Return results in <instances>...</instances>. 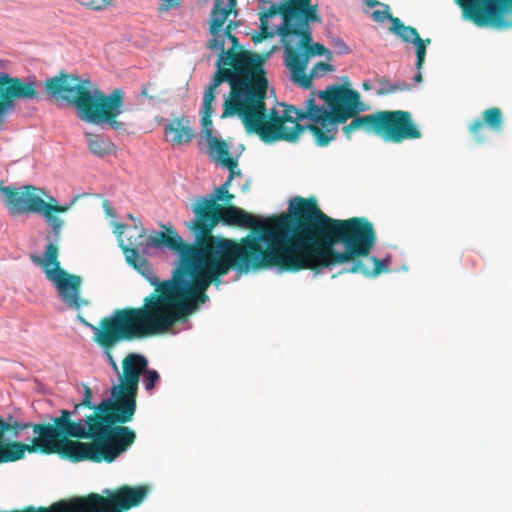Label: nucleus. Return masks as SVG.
<instances>
[{
	"instance_id": "a211bd4d",
	"label": "nucleus",
	"mask_w": 512,
	"mask_h": 512,
	"mask_svg": "<svg viewBox=\"0 0 512 512\" xmlns=\"http://www.w3.org/2000/svg\"><path fill=\"white\" fill-rule=\"evenodd\" d=\"M280 42L284 48L283 61L289 70L297 61L296 52L302 53L314 43L312 28L303 22L302 24L291 22L288 28L280 35Z\"/></svg>"
},
{
	"instance_id": "69168bd1",
	"label": "nucleus",
	"mask_w": 512,
	"mask_h": 512,
	"mask_svg": "<svg viewBox=\"0 0 512 512\" xmlns=\"http://www.w3.org/2000/svg\"><path fill=\"white\" fill-rule=\"evenodd\" d=\"M422 74L421 70H417V73L413 76L414 83H421L422 82Z\"/></svg>"
},
{
	"instance_id": "6e6552de",
	"label": "nucleus",
	"mask_w": 512,
	"mask_h": 512,
	"mask_svg": "<svg viewBox=\"0 0 512 512\" xmlns=\"http://www.w3.org/2000/svg\"><path fill=\"white\" fill-rule=\"evenodd\" d=\"M345 84L328 85L324 90H318L316 93L311 92L310 96L305 100V110L299 109L291 104H281L284 107L283 117L285 121L293 124H299V121L309 120L326 133V129L330 128V118L337 110L336 98L343 95Z\"/></svg>"
},
{
	"instance_id": "ea45409f",
	"label": "nucleus",
	"mask_w": 512,
	"mask_h": 512,
	"mask_svg": "<svg viewBox=\"0 0 512 512\" xmlns=\"http://www.w3.org/2000/svg\"><path fill=\"white\" fill-rule=\"evenodd\" d=\"M412 44L415 46V54H416L415 68L417 70H421L425 63L427 49L425 47H423L422 38L416 40Z\"/></svg>"
},
{
	"instance_id": "8fccbe9b",
	"label": "nucleus",
	"mask_w": 512,
	"mask_h": 512,
	"mask_svg": "<svg viewBox=\"0 0 512 512\" xmlns=\"http://www.w3.org/2000/svg\"><path fill=\"white\" fill-rule=\"evenodd\" d=\"M223 79L221 77L220 71L217 69L216 72L213 74V76L210 79V82L208 84V88L216 90L218 86H220L223 83Z\"/></svg>"
},
{
	"instance_id": "4468645a",
	"label": "nucleus",
	"mask_w": 512,
	"mask_h": 512,
	"mask_svg": "<svg viewBox=\"0 0 512 512\" xmlns=\"http://www.w3.org/2000/svg\"><path fill=\"white\" fill-rule=\"evenodd\" d=\"M59 413V417L47 415L53 425L34 423V435H38L37 440L40 442L46 441L49 446H54V442L59 439L77 438L89 440V423L86 417L78 421H72L70 410L60 409Z\"/></svg>"
},
{
	"instance_id": "cd10ccee",
	"label": "nucleus",
	"mask_w": 512,
	"mask_h": 512,
	"mask_svg": "<svg viewBox=\"0 0 512 512\" xmlns=\"http://www.w3.org/2000/svg\"><path fill=\"white\" fill-rule=\"evenodd\" d=\"M291 6L292 22L300 24L305 22L308 25L311 23H322V16L318 12V5L312 4L311 0H294Z\"/></svg>"
},
{
	"instance_id": "5701e85b",
	"label": "nucleus",
	"mask_w": 512,
	"mask_h": 512,
	"mask_svg": "<svg viewBox=\"0 0 512 512\" xmlns=\"http://www.w3.org/2000/svg\"><path fill=\"white\" fill-rule=\"evenodd\" d=\"M214 216L218 219V224L222 223L224 226H239L242 228H252L254 231H259L263 228H269L265 221H262L259 216L253 215L244 209L229 205L221 207L217 212H213ZM273 226L272 228H274Z\"/></svg>"
},
{
	"instance_id": "1a4fd4ad",
	"label": "nucleus",
	"mask_w": 512,
	"mask_h": 512,
	"mask_svg": "<svg viewBox=\"0 0 512 512\" xmlns=\"http://www.w3.org/2000/svg\"><path fill=\"white\" fill-rule=\"evenodd\" d=\"M28 428L34 430V423L20 420L13 414L0 416V464L20 460L24 458L25 452H48L50 446L46 441L37 440L38 435L27 436L25 441L28 443L16 441L21 432Z\"/></svg>"
},
{
	"instance_id": "79ce46f5",
	"label": "nucleus",
	"mask_w": 512,
	"mask_h": 512,
	"mask_svg": "<svg viewBox=\"0 0 512 512\" xmlns=\"http://www.w3.org/2000/svg\"><path fill=\"white\" fill-rule=\"evenodd\" d=\"M78 2L88 9L101 11L111 4L112 0H78Z\"/></svg>"
},
{
	"instance_id": "f257e3e1",
	"label": "nucleus",
	"mask_w": 512,
	"mask_h": 512,
	"mask_svg": "<svg viewBox=\"0 0 512 512\" xmlns=\"http://www.w3.org/2000/svg\"><path fill=\"white\" fill-rule=\"evenodd\" d=\"M276 228L288 262L281 270L294 273L310 269L314 277L336 265L349 267L368 257L376 243L373 224L367 218H331L314 197L290 199Z\"/></svg>"
},
{
	"instance_id": "13d9d810",
	"label": "nucleus",
	"mask_w": 512,
	"mask_h": 512,
	"mask_svg": "<svg viewBox=\"0 0 512 512\" xmlns=\"http://www.w3.org/2000/svg\"><path fill=\"white\" fill-rule=\"evenodd\" d=\"M103 210L105 211V213L108 215V216H114V212H113V209L111 207V204L108 200H105L103 202Z\"/></svg>"
},
{
	"instance_id": "c85d7f7f",
	"label": "nucleus",
	"mask_w": 512,
	"mask_h": 512,
	"mask_svg": "<svg viewBox=\"0 0 512 512\" xmlns=\"http://www.w3.org/2000/svg\"><path fill=\"white\" fill-rule=\"evenodd\" d=\"M78 198L79 196L73 197L72 200L65 205H52L42 199L39 215L44 218L45 222L51 227V230L61 231L64 222L62 219L54 216L52 213L66 212L77 201Z\"/></svg>"
},
{
	"instance_id": "6ab92c4d",
	"label": "nucleus",
	"mask_w": 512,
	"mask_h": 512,
	"mask_svg": "<svg viewBox=\"0 0 512 512\" xmlns=\"http://www.w3.org/2000/svg\"><path fill=\"white\" fill-rule=\"evenodd\" d=\"M148 359L145 355L137 352H131L126 355L122 362V371L118 377L117 385L122 390L136 400L140 376L148 369Z\"/></svg>"
},
{
	"instance_id": "423d86ee",
	"label": "nucleus",
	"mask_w": 512,
	"mask_h": 512,
	"mask_svg": "<svg viewBox=\"0 0 512 512\" xmlns=\"http://www.w3.org/2000/svg\"><path fill=\"white\" fill-rule=\"evenodd\" d=\"M221 77L231 90L225 99L223 107L230 105L241 109L244 102H257L254 91L260 80H266L264 60L256 52L243 51L235 69L218 68Z\"/></svg>"
},
{
	"instance_id": "c03bdc74",
	"label": "nucleus",
	"mask_w": 512,
	"mask_h": 512,
	"mask_svg": "<svg viewBox=\"0 0 512 512\" xmlns=\"http://www.w3.org/2000/svg\"><path fill=\"white\" fill-rule=\"evenodd\" d=\"M128 217L133 221L134 225L131 227L130 225H120L119 227L125 228L128 231L133 230L137 233V238L142 239L146 235V229L142 225L141 221L134 218L132 214H129Z\"/></svg>"
},
{
	"instance_id": "774afa93",
	"label": "nucleus",
	"mask_w": 512,
	"mask_h": 512,
	"mask_svg": "<svg viewBox=\"0 0 512 512\" xmlns=\"http://www.w3.org/2000/svg\"><path fill=\"white\" fill-rule=\"evenodd\" d=\"M264 38L265 37L259 33V34L255 35V36H253L252 40H253V42L255 44H257V43H260Z\"/></svg>"
},
{
	"instance_id": "72a5a7b5",
	"label": "nucleus",
	"mask_w": 512,
	"mask_h": 512,
	"mask_svg": "<svg viewBox=\"0 0 512 512\" xmlns=\"http://www.w3.org/2000/svg\"><path fill=\"white\" fill-rule=\"evenodd\" d=\"M206 141L210 156L219 160L220 164L222 165V160L228 159L226 157L229 149L227 143L223 139L217 137H215V141H212L211 139Z\"/></svg>"
},
{
	"instance_id": "2f4dec72",
	"label": "nucleus",
	"mask_w": 512,
	"mask_h": 512,
	"mask_svg": "<svg viewBox=\"0 0 512 512\" xmlns=\"http://www.w3.org/2000/svg\"><path fill=\"white\" fill-rule=\"evenodd\" d=\"M389 31L405 43H413L421 38L416 28L406 26L399 18L392 21Z\"/></svg>"
},
{
	"instance_id": "864d4df0",
	"label": "nucleus",
	"mask_w": 512,
	"mask_h": 512,
	"mask_svg": "<svg viewBox=\"0 0 512 512\" xmlns=\"http://www.w3.org/2000/svg\"><path fill=\"white\" fill-rule=\"evenodd\" d=\"M223 25L224 24L216 23L210 20L209 33L212 35V37L221 36Z\"/></svg>"
},
{
	"instance_id": "4be33fe9",
	"label": "nucleus",
	"mask_w": 512,
	"mask_h": 512,
	"mask_svg": "<svg viewBox=\"0 0 512 512\" xmlns=\"http://www.w3.org/2000/svg\"><path fill=\"white\" fill-rule=\"evenodd\" d=\"M316 56H323L327 60H331L332 52L323 44L314 42L310 44V47H308V49L304 50L302 53L296 52L294 55V57L297 58V61L289 69V71L292 74V81L304 89H308L311 86L310 77H307L305 71L307 69L309 60Z\"/></svg>"
},
{
	"instance_id": "338daca9",
	"label": "nucleus",
	"mask_w": 512,
	"mask_h": 512,
	"mask_svg": "<svg viewBox=\"0 0 512 512\" xmlns=\"http://www.w3.org/2000/svg\"><path fill=\"white\" fill-rule=\"evenodd\" d=\"M81 408H85V407H84V406H79V403H78V404H75V405H74V409H73V410H70L71 417H72V416H75V415L79 412V410H80Z\"/></svg>"
},
{
	"instance_id": "f8f14e48",
	"label": "nucleus",
	"mask_w": 512,
	"mask_h": 512,
	"mask_svg": "<svg viewBox=\"0 0 512 512\" xmlns=\"http://www.w3.org/2000/svg\"><path fill=\"white\" fill-rule=\"evenodd\" d=\"M234 198L233 194H230L221 186L215 188L213 193L199 197L192 209L194 217L190 221H185V227L192 237H207L211 240L217 238L218 236H215L213 231L218 225V219L213 212H217L222 207L217 202L230 204Z\"/></svg>"
},
{
	"instance_id": "a18cd8bd",
	"label": "nucleus",
	"mask_w": 512,
	"mask_h": 512,
	"mask_svg": "<svg viewBox=\"0 0 512 512\" xmlns=\"http://www.w3.org/2000/svg\"><path fill=\"white\" fill-rule=\"evenodd\" d=\"M334 70H335V68L333 65L324 63V62H318L311 69L309 77L310 78L314 77V76L319 77V76H322L325 72H332Z\"/></svg>"
},
{
	"instance_id": "473e14b6",
	"label": "nucleus",
	"mask_w": 512,
	"mask_h": 512,
	"mask_svg": "<svg viewBox=\"0 0 512 512\" xmlns=\"http://www.w3.org/2000/svg\"><path fill=\"white\" fill-rule=\"evenodd\" d=\"M379 84L380 87L377 90V94L381 96L394 94L399 91H409L412 88L411 84L407 83L406 81L391 82L386 77L381 78L379 80Z\"/></svg>"
},
{
	"instance_id": "a19ab883",
	"label": "nucleus",
	"mask_w": 512,
	"mask_h": 512,
	"mask_svg": "<svg viewBox=\"0 0 512 512\" xmlns=\"http://www.w3.org/2000/svg\"><path fill=\"white\" fill-rule=\"evenodd\" d=\"M200 124H201V136L203 138H205L206 140L211 139L212 141H215V136L212 135L213 122H212L211 118L201 117Z\"/></svg>"
},
{
	"instance_id": "7c9ffc66",
	"label": "nucleus",
	"mask_w": 512,
	"mask_h": 512,
	"mask_svg": "<svg viewBox=\"0 0 512 512\" xmlns=\"http://www.w3.org/2000/svg\"><path fill=\"white\" fill-rule=\"evenodd\" d=\"M85 137L88 149L93 155L104 158L111 154L112 143L109 139L88 132L85 133Z\"/></svg>"
},
{
	"instance_id": "9b49d317",
	"label": "nucleus",
	"mask_w": 512,
	"mask_h": 512,
	"mask_svg": "<svg viewBox=\"0 0 512 512\" xmlns=\"http://www.w3.org/2000/svg\"><path fill=\"white\" fill-rule=\"evenodd\" d=\"M151 316L147 310L143 309V312L106 335L103 340L96 342L102 348L103 355L117 378L120 377V369L114 360L111 350L120 342L160 334L159 329L161 325L156 323Z\"/></svg>"
},
{
	"instance_id": "c756f323",
	"label": "nucleus",
	"mask_w": 512,
	"mask_h": 512,
	"mask_svg": "<svg viewBox=\"0 0 512 512\" xmlns=\"http://www.w3.org/2000/svg\"><path fill=\"white\" fill-rule=\"evenodd\" d=\"M78 198L79 196L73 197L72 200L65 205H52L42 199L39 215L44 218L45 222L51 227V230L61 231L64 222L62 219L54 216L52 213L66 212L77 201Z\"/></svg>"
},
{
	"instance_id": "f3484780",
	"label": "nucleus",
	"mask_w": 512,
	"mask_h": 512,
	"mask_svg": "<svg viewBox=\"0 0 512 512\" xmlns=\"http://www.w3.org/2000/svg\"><path fill=\"white\" fill-rule=\"evenodd\" d=\"M41 189L31 184L22 186L0 185V194L3 196V204L11 216L27 213H40L42 198L39 195Z\"/></svg>"
},
{
	"instance_id": "20e7f679",
	"label": "nucleus",
	"mask_w": 512,
	"mask_h": 512,
	"mask_svg": "<svg viewBox=\"0 0 512 512\" xmlns=\"http://www.w3.org/2000/svg\"><path fill=\"white\" fill-rule=\"evenodd\" d=\"M346 87L342 96L336 98L338 105L334 115L330 118V128L321 133L318 126L313 127L315 143L319 147L328 146L336 138L338 126L351 119L352 127L362 130L366 134L381 136L387 143H401L404 140L419 139L421 132L408 111L385 110L369 115H360L369 109V105L361 101L360 93L350 87L347 76L342 77Z\"/></svg>"
},
{
	"instance_id": "ddd939ff",
	"label": "nucleus",
	"mask_w": 512,
	"mask_h": 512,
	"mask_svg": "<svg viewBox=\"0 0 512 512\" xmlns=\"http://www.w3.org/2000/svg\"><path fill=\"white\" fill-rule=\"evenodd\" d=\"M233 116H238L241 119L248 134L259 135L261 141L266 144H272L281 140L294 143L305 130H308L313 134L314 125L296 124L293 128H289L285 125L272 127L271 125L260 124L257 121H254L251 118L250 113L247 111L236 107H230V105H225L224 112L221 117L227 118Z\"/></svg>"
},
{
	"instance_id": "9d476101",
	"label": "nucleus",
	"mask_w": 512,
	"mask_h": 512,
	"mask_svg": "<svg viewBox=\"0 0 512 512\" xmlns=\"http://www.w3.org/2000/svg\"><path fill=\"white\" fill-rule=\"evenodd\" d=\"M58 447H48V452H57L63 459L77 463L91 461L94 463H112L127 450L108 439L91 440L82 442L79 440L64 439Z\"/></svg>"
},
{
	"instance_id": "393cba45",
	"label": "nucleus",
	"mask_w": 512,
	"mask_h": 512,
	"mask_svg": "<svg viewBox=\"0 0 512 512\" xmlns=\"http://www.w3.org/2000/svg\"><path fill=\"white\" fill-rule=\"evenodd\" d=\"M291 10V3H287L284 0L278 3H271L268 8L262 9L260 22H262V26H265L266 23H269V20L279 15L282 18V22L277 26L275 33L280 37L292 22Z\"/></svg>"
},
{
	"instance_id": "a878e982",
	"label": "nucleus",
	"mask_w": 512,
	"mask_h": 512,
	"mask_svg": "<svg viewBox=\"0 0 512 512\" xmlns=\"http://www.w3.org/2000/svg\"><path fill=\"white\" fill-rule=\"evenodd\" d=\"M368 257L371 260V262L373 263L372 270L367 268L362 260H356V261H354V263L349 265V267H343L341 270L338 271L337 274L358 273V274H362L365 277L373 278L383 272L389 271V266L392 261L391 255L388 254L382 259H378L375 256H368Z\"/></svg>"
},
{
	"instance_id": "4c0bfd02",
	"label": "nucleus",
	"mask_w": 512,
	"mask_h": 512,
	"mask_svg": "<svg viewBox=\"0 0 512 512\" xmlns=\"http://www.w3.org/2000/svg\"><path fill=\"white\" fill-rule=\"evenodd\" d=\"M238 165V157H232V159H224L222 160V167L227 168L229 170V175L224 183L220 186L224 187L225 190L229 191V187L231 185L232 180L234 179L233 167H237Z\"/></svg>"
},
{
	"instance_id": "c9c22d12",
	"label": "nucleus",
	"mask_w": 512,
	"mask_h": 512,
	"mask_svg": "<svg viewBox=\"0 0 512 512\" xmlns=\"http://www.w3.org/2000/svg\"><path fill=\"white\" fill-rule=\"evenodd\" d=\"M142 383L145 390L151 393L160 382V374L157 370L148 367L144 372Z\"/></svg>"
},
{
	"instance_id": "603ef678",
	"label": "nucleus",
	"mask_w": 512,
	"mask_h": 512,
	"mask_svg": "<svg viewBox=\"0 0 512 512\" xmlns=\"http://www.w3.org/2000/svg\"><path fill=\"white\" fill-rule=\"evenodd\" d=\"M213 113H214L213 104H208V103L202 102L201 109L199 112L200 116L211 118Z\"/></svg>"
},
{
	"instance_id": "09e8293b",
	"label": "nucleus",
	"mask_w": 512,
	"mask_h": 512,
	"mask_svg": "<svg viewBox=\"0 0 512 512\" xmlns=\"http://www.w3.org/2000/svg\"><path fill=\"white\" fill-rule=\"evenodd\" d=\"M162 3L159 5L158 10L161 12L169 11L171 9H175L179 7L180 1L179 0H161Z\"/></svg>"
},
{
	"instance_id": "f704fd0d",
	"label": "nucleus",
	"mask_w": 512,
	"mask_h": 512,
	"mask_svg": "<svg viewBox=\"0 0 512 512\" xmlns=\"http://www.w3.org/2000/svg\"><path fill=\"white\" fill-rule=\"evenodd\" d=\"M223 0H215L211 10L210 20L216 23L224 24L230 14L228 7H224Z\"/></svg>"
},
{
	"instance_id": "3c124183",
	"label": "nucleus",
	"mask_w": 512,
	"mask_h": 512,
	"mask_svg": "<svg viewBox=\"0 0 512 512\" xmlns=\"http://www.w3.org/2000/svg\"><path fill=\"white\" fill-rule=\"evenodd\" d=\"M217 91L206 87L202 102L213 104L216 100Z\"/></svg>"
},
{
	"instance_id": "e433bc0d",
	"label": "nucleus",
	"mask_w": 512,
	"mask_h": 512,
	"mask_svg": "<svg viewBox=\"0 0 512 512\" xmlns=\"http://www.w3.org/2000/svg\"><path fill=\"white\" fill-rule=\"evenodd\" d=\"M240 54H236L233 52H222L219 53L218 59L216 60L215 66L216 68H224L225 65H236L239 61Z\"/></svg>"
},
{
	"instance_id": "680f3d73",
	"label": "nucleus",
	"mask_w": 512,
	"mask_h": 512,
	"mask_svg": "<svg viewBox=\"0 0 512 512\" xmlns=\"http://www.w3.org/2000/svg\"><path fill=\"white\" fill-rule=\"evenodd\" d=\"M364 2L370 8H374V7H377L379 5H382V2H380L378 0H364Z\"/></svg>"
},
{
	"instance_id": "7ed1b4c3",
	"label": "nucleus",
	"mask_w": 512,
	"mask_h": 512,
	"mask_svg": "<svg viewBox=\"0 0 512 512\" xmlns=\"http://www.w3.org/2000/svg\"><path fill=\"white\" fill-rule=\"evenodd\" d=\"M133 235L128 236V245H124L119 239V246L122 248L127 263L141 274L156 291L144 299L143 309L147 310L151 317L160 323L159 333L162 334L174 324L180 322L188 324L186 315L192 314L197 309V303L205 304L209 301L206 294L208 287H202L201 281L192 276V284L185 288L179 284L180 272L183 269L181 263L175 262L170 279L161 281L153 274V269L143 254H140L137 239L132 241Z\"/></svg>"
},
{
	"instance_id": "2eb2a0df",
	"label": "nucleus",
	"mask_w": 512,
	"mask_h": 512,
	"mask_svg": "<svg viewBox=\"0 0 512 512\" xmlns=\"http://www.w3.org/2000/svg\"><path fill=\"white\" fill-rule=\"evenodd\" d=\"M103 493L110 495V497L104 498L97 493H91L87 498L75 497L71 499V501L75 503L74 509L77 512H86L90 506L87 501L89 499L111 508L110 510H96L93 508L94 512H123L140 505L145 499L148 490L142 486L132 488L125 485L119 488L115 493H112L108 488L104 489Z\"/></svg>"
},
{
	"instance_id": "e2e57ef3",
	"label": "nucleus",
	"mask_w": 512,
	"mask_h": 512,
	"mask_svg": "<svg viewBox=\"0 0 512 512\" xmlns=\"http://www.w3.org/2000/svg\"><path fill=\"white\" fill-rule=\"evenodd\" d=\"M231 24H232V22H230V24H229V25H228L224 30L222 29L221 36H222L224 39H225V38H227V39H228V36H229V35H233V34L231 33Z\"/></svg>"
},
{
	"instance_id": "58836bf2",
	"label": "nucleus",
	"mask_w": 512,
	"mask_h": 512,
	"mask_svg": "<svg viewBox=\"0 0 512 512\" xmlns=\"http://www.w3.org/2000/svg\"><path fill=\"white\" fill-rule=\"evenodd\" d=\"M381 7L384 8V10H376V11H373L371 13V17L372 19L375 21V22H378V23H382L384 22L385 20H389L390 23L392 24V21L394 19H398L397 17H394L391 13H390V7L389 5L387 4H384L382 3V5H380Z\"/></svg>"
},
{
	"instance_id": "b1692460",
	"label": "nucleus",
	"mask_w": 512,
	"mask_h": 512,
	"mask_svg": "<svg viewBox=\"0 0 512 512\" xmlns=\"http://www.w3.org/2000/svg\"><path fill=\"white\" fill-rule=\"evenodd\" d=\"M190 120L186 116L177 117L163 126L166 141L173 145H185L195 136Z\"/></svg>"
},
{
	"instance_id": "aec40b11",
	"label": "nucleus",
	"mask_w": 512,
	"mask_h": 512,
	"mask_svg": "<svg viewBox=\"0 0 512 512\" xmlns=\"http://www.w3.org/2000/svg\"><path fill=\"white\" fill-rule=\"evenodd\" d=\"M267 89H268V81L260 80L258 85L254 91V94L257 97V102H244L241 105V110L247 111L250 113L251 118L254 121H257L260 124L266 122L265 125H271L272 127H278V125H283L282 122H286L283 114L280 115L278 110L272 108L268 110L266 107L265 100L267 98Z\"/></svg>"
},
{
	"instance_id": "bb28decb",
	"label": "nucleus",
	"mask_w": 512,
	"mask_h": 512,
	"mask_svg": "<svg viewBox=\"0 0 512 512\" xmlns=\"http://www.w3.org/2000/svg\"><path fill=\"white\" fill-rule=\"evenodd\" d=\"M483 119L476 118L470 124V132L474 135L478 142H482L483 139L478 135V130L486 125L490 130L500 133L503 130V114L499 108L486 109L483 114Z\"/></svg>"
},
{
	"instance_id": "de8ad7c7",
	"label": "nucleus",
	"mask_w": 512,
	"mask_h": 512,
	"mask_svg": "<svg viewBox=\"0 0 512 512\" xmlns=\"http://www.w3.org/2000/svg\"><path fill=\"white\" fill-rule=\"evenodd\" d=\"M92 398L93 396L91 389L88 386L84 385L83 396L81 402L79 403V406H84L90 409L94 403L92 401Z\"/></svg>"
},
{
	"instance_id": "0e129e2a",
	"label": "nucleus",
	"mask_w": 512,
	"mask_h": 512,
	"mask_svg": "<svg viewBox=\"0 0 512 512\" xmlns=\"http://www.w3.org/2000/svg\"><path fill=\"white\" fill-rule=\"evenodd\" d=\"M362 88L365 90V91H369L371 89H373V84L371 82V80L367 79V80H364L362 82Z\"/></svg>"
},
{
	"instance_id": "4d7b16f0",
	"label": "nucleus",
	"mask_w": 512,
	"mask_h": 512,
	"mask_svg": "<svg viewBox=\"0 0 512 512\" xmlns=\"http://www.w3.org/2000/svg\"><path fill=\"white\" fill-rule=\"evenodd\" d=\"M352 123L350 122L349 124L345 125L343 128H342V131H343V134L345 135V137L349 140L351 139V133L353 131H355L354 127H352Z\"/></svg>"
},
{
	"instance_id": "39448f33",
	"label": "nucleus",
	"mask_w": 512,
	"mask_h": 512,
	"mask_svg": "<svg viewBox=\"0 0 512 512\" xmlns=\"http://www.w3.org/2000/svg\"><path fill=\"white\" fill-rule=\"evenodd\" d=\"M110 395L90 408L94 415L85 416L89 428V440L108 439L125 450L134 444L136 433L124 424L132 421L136 412V400L113 383Z\"/></svg>"
},
{
	"instance_id": "bf43d9fd",
	"label": "nucleus",
	"mask_w": 512,
	"mask_h": 512,
	"mask_svg": "<svg viewBox=\"0 0 512 512\" xmlns=\"http://www.w3.org/2000/svg\"><path fill=\"white\" fill-rule=\"evenodd\" d=\"M67 506V503L65 500H61V501H58V502H55L54 504H52L50 506V509L51 510H57V509H60V508H65Z\"/></svg>"
},
{
	"instance_id": "6e6d98bb",
	"label": "nucleus",
	"mask_w": 512,
	"mask_h": 512,
	"mask_svg": "<svg viewBox=\"0 0 512 512\" xmlns=\"http://www.w3.org/2000/svg\"><path fill=\"white\" fill-rule=\"evenodd\" d=\"M137 97H146L148 98L151 102H156L158 100V98H156L155 96L153 95H149L147 93V84H144L142 86V89L141 91L138 93Z\"/></svg>"
},
{
	"instance_id": "37998d69",
	"label": "nucleus",
	"mask_w": 512,
	"mask_h": 512,
	"mask_svg": "<svg viewBox=\"0 0 512 512\" xmlns=\"http://www.w3.org/2000/svg\"><path fill=\"white\" fill-rule=\"evenodd\" d=\"M330 44L337 55H347L351 52V48L340 37H332Z\"/></svg>"
},
{
	"instance_id": "49530a36",
	"label": "nucleus",
	"mask_w": 512,
	"mask_h": 512,
	"mask_svg": "<svg viewBox=\"0 0 512 512\" xmlns=\"http://www.w3.org/2000/svg\"><path fill=\"white\" fill-rule=\"evenodd\" d=\"M207 47L212 51H219L222 53L225 51V39L222 36L212 37L208 41Z\"/></svg>"
},
{
	"instance_id": "dca6fc26",
	"label": "nucleus",
	"mask_w": 512,
	"mask_h": 512,
	"mask_svg": "<svg viewBox=\"0 0 512 512\" xmlns=\"http://www.w3.org/2000/svg\"><path fill=\"white\" fill-rule=\"evenodd\" d=\"M463 17L479 27L511 28L512 0H481L480 6L471 0V4L463 9Z\"/></svg>"
},
{
	"instance_id": "052dcab7",
	"label": "nucleus",
	"mask_w": 512,
	"mask_h": 512,
	"mask_svg": "<svg viewBox=\"0 0 512 512\" xmlns=\"http://www.w3.org/2000/svg\"><path fill=\"white\" fill-rule=\"evenodd\" d=\"M228 40L231 42L234 49L240 48L239 39L235 35H229Z\"/></svg>"
},
{
	"instance_id": "f03ea898",
	"label": "nucleus",
	"mask_w": 512,
	"mask_h": 512,
	"mask_svg": "<svg viewBox=\"0 0 512 512\" xmlns=\"http://www.w3.org/2000/svg\"><path fill=\"white\" fill-rule=\"evenodd\" d=\"M163 230L154 231L139 242L141 253L149 255L150 249L172 252L175 262L184 267L180 272L179 284L188 288L192 276L201 281L202 287L223 283L222 277L235 271V280L250 272L272 270L277 274L288 273L281 268L288 265L276 226L251 232L241 242L217 237L193 238L186 242L170 224H161Z\"/></svg>"
},
{
	"instance_id": "412c9836",
	"label": "nucleus",
	"mask_w": 512,
	"mask_h": 512,
	"mask_svg": "<svg viewBox=\"0 0 512 512\" xmlns=\"http://www.w3.org/2000/svg\"><path fill=\"white\" fill-rule=\"evenodd\" d=\"M143 312L142 308H131V309H122V310H115L111 315L106 316L101 319L99 322V326H95L88 322L83 316L80 314L77 315L76 319L78 322L83 325L84 327L89 328L93 332V341L97 342L99 340H103L106 335L132 319L133 317L137 316Z\"/></svg>"
},
{
	"instance_id": "0eeeda50",
	"label": "nucleus",
	"mask_w": 512,
	"mask_h": 512,
	"mask_svg": "<svg viewBox=\"0 0 512 512\" xmlns=\"http://www.w3.org/2000/svg\"><path fill=\"white\" fill-rule=\"evenodd\" d=\"M60 237L61 231H49L46 235L47 244L43 258L32 256V260L35 264L43 267L46 278L53 283L61 301L68 308L79 310L82 306H88L89 301L80 298L82 278L60 268V263L57 260L59 253L57 244Z\"/></svg>"
},
{
	"instance_id": "5fc2aeb1",
	"label": "nucleus",
	"mask_w": 512,
	"mask_h": 512,
	"mask_svg": "<svg viewBox=\"0 0 512 512\" xmlns=\"http://www.w3.org/2000/svg\"><path fill=\"white\" fill-rule=\"evenodd\" d=\"M259 30H260L261 35H263L264 37H268V38H272L276 34L275 31L269 30L268 23H266L265 26H262V22H260Z\"/></svg>"
}]
</instances>
